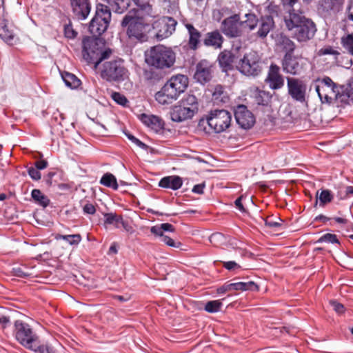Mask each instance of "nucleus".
<instances>
[{
	"label": "nucleus",
	"mask_w": 353,
	"mask_h": 353,
	"mask_svg": "<svg viewBox=\"0 0 353 353\" xmlns=\"http://www.w3.org/2000/svg\"><path fill=\"white\" fill-rule=\"evenodd\" d=\"M31 196L34 202L39 206L46 208L50 204V199L39 189L32 190Z\"/></svg>",
	"instance_id": "473e14b6"
},
{
	"label": "nucleus",
	"mask_w": 353,
	"mask_h": 353,
	"mask_svg": "<svg viewBox=\"0 0 353 353\" xmlns=\"http://www.w3.org/2000/svg\"><path fill=\"white\" fill-rule=\"evenodd\" d=\"M175 228L173 225L165 223L151 227L150 232L155 236H163L165 232H174Z\"/></svg>",
	"instance_id": "f704fd0d"
},
{
	"label": "nucleus",
	"mask_w": 353,
	"mask_h": 353,
	"mask_svg": "<svg viewBox=\"0 0 353 353\" xmlns=\"http://www.w3.org/2000/svg\"><path fill=\"white\" fill-rule=\"evenodd\" d=\"M343 89L353 97V77L350 78L346 84L342 85Z\"/></svg>",
	"instance_id": "680f3d73"
},
{
	"label": "nucleus",
	"mask_w": 353,
	"mask_h": 353,
	"mask_svg": "<svg viewBox=\"0 0 353 353\" xmlns=\"http://www.w3.org/2000/svg\"><path fill=\"white\" fill-rule=\"evenodd\" d=\"M319 243H339L336 234L327 233L321 236L318 240Z\"/></svg>",
	"instance_id": "c03bdc74"
},
{
	"label": "nucleus",
	"mask_w": 353,
	"mask_h": 353,
	"mask_svg": "<svg viewBox=\"0 0 353 353\" xmlns=\"http://www.w3.org/2000/svg\"><path fill=\"white\" fill-rule=\"evenodd\" d=\"M347 17L350 21H353V0H350L347 8Z\"/></svg>",
	"instance_id": "0e129e2a"
},
{
	"label": "nucleus",
	"mask_w": 353,
	"mask_h": 353,
	"mask_svg": "<svg viewBox=\"0 0 353 353\" xmlns=\"http://www.w3.org/2000/svg\"><path fill=\"white\" fill-rule=\"evenodd\" d=\"M288 12L284 21L292 37L299 42H305L312 39L316 32L315 23L295 9L290 10Z\"/></svg>",
	"instance_id": "f257e3e1"
},
{
	"label": "nucleus",
	"mask_w": 353,
	"mask_h": 353,
	"mask_svg": "<svg viewBox=\"0 0 353 353\" xmlns=\"http://www.w3.org/2000/svg\"><path fill=\"white\" fill-rule=\"evenodd\" d=\"M258 23L259 26L256 35L262 39L265 38L274 28V21L271 16L261 17Z\"/></svg>",
	"instance_id": "5701e85b"
},
{
	"label": "nucleus",
	"mask_w": 353,
	"mask_h": 353,
	"mask_svg": "<svg viewBox=\"0 0 353 353\" xmlns=\"http://www.w3.org/2000/svg\"><path fill=\"white\" fill-rule=\"evenodd\" d=\"M8 312H9V310L7 307L1 306V327H6L10 324V316L7 314Z\"/></svg>",
	"instance_id": "8fccbe9b"
},
{
	"label": "nucleus",
	"mask_w": 353,
	"mask_h": 353,
	"mask_svg": "<svg viewBox=\"0 0 353 353\" xmlns=\"http://www.w3.org/2000/svg\"><path fill=\"white\" fill-rule=\"evenodd\" d=\"M55 239L57 241L63 240L70 245H78L81 241L82 237L79 234L69 235H63L59 234L55 236Z\"/></svg>",
	"instance_id": "4c0bfd02"
},
{
	"label": "nucleus",
	"mask_w": 353,
	"mask_h": 353,
	"mask_svg": "<svg viewBox=\"0 0 353 353\" xmlns=\"http://www.w3.org/2000/svg\"><path fill=\"white\" fill-rule=\"evenodd\" d=\"M182 185L183 181L181 178L176 175L165 176L159 183V185L161 188H169L173 190H179L181 188Z\"/></svg>",
	"instance_id": "a878e982"
},
{
	"label": "nucleus",
	"mask_w": 353,
	"mask_h": 353,
	"mask_svg": "<svg viewBox=\"0 0 353 353\" xmlns=\"http://www.w3.org/2000/svg\"><path fill=\"white\" fill-rule=\"evenodd\" d=\"M213 72V65L210 61L203 59L196 64L194 78L196 82L203 85L212 79Z\"/></svg>",
	"instance_id": "2eb2a0df"
},
{
	"label": "nucleus",
	"mask_w": 353,
	"mask_h": 353,
	"mask_svg": "<svg viewBox=\"0 0 353 353\" xmlns=\"http://www.w3.org/2000/svg\"><path fill=\"white\" fill-rule=\"evenodd\" d=\"M121 25L127 28L126 34L131 39L145 42L148 39V34L152 31L151 24L146 23L142 17H135L128 13L123 17Z\"/></svg>",
	"instance_id": "39448f33"
},
{
	"label": "nucleus",
	"mask_w": 353,
	"mask_h": 353,
	"mask_svg": "<svg viewBox=\"0 0 353 353\" xmlns=\"http://www.w3.org/2000/svg\"><path fill=\"white\" fill-rule=\"evenodd\" d=\"M205 188L204 183H199L195 185L192 188V192L196 194H203Z\"/></svg>",
	"instance_id": "69168bd1"
},
{
	"label": "nucleus",
	"mask_w": 353,
	"mask_h": 353,
	"mask_svg": "<svg viewBox=\"0 0 353 353\" xmlns=\"http://www.w3.org/2000/svg\"><path fill=\"white\" fill-rule=\"evenodd\" d=\"M48 165V163L46 160L37 161L34 163V167L39 170L46 169Z\"/></svg>",
	"instance_id": "e2e57ef3"
},
{
	"label": "nucleus",
	"mask_w": 353,
	"mask_h": 353,
	"mask_svg": "<svg viewBox=\"0 0 353 353\" xmlns=\"http://www.w3.org/2000/svg\"><path fill=\"white\" fill-rule=\"evenodd\" d=\"M139 119L143 125L155 132H159L164 128L165 123L158 116L143 113L139 115Z\"/></svg>",
	"instance_id": "6ab92c4d"
},
{
	"label": "nucleus",
	"mask_w": 353,
	"mask_h": 353,
	"mask_svg": "<svg viewBox=\"0 0 353 353\" xmlns=\"http://www.w3.org/2000/svg\"><path fill=\"white\" fill-rule=\"evenodd\" d=\"M339 52L333 48L332 46H325L324 48H322L319 51V55H327V54H331L334 55L336 57L339 55Z\"/></svg>",
	"instance_id": "de8ad7c7"
},
{
	"label": "nucleus",
	"mask_w": 353,
	"mask_h": 353,
	"mask_svg": "<svg viewBox=\"0 0 353 353\" xmlns=\"http://www.w3.org/2000/svg\"><path fill=\"white\" fill-rule=\"evenodd\" d=\"M189 35L188 46L191 50H195L199 48L201 34V32L190 23L185 25Z\"/></svg>",
	"instance_id": "393cba45"
},
{
	"label": "nucleus",
	"mask_w": 353,
	"mask_h": 353,
	"mask_svg": "<svg viewBox=\"0 0 353 353\" xmlns=\"http://www.w3.org/2000/svg\"><path fill=\"white\" fill-rule=\"evenodd\" d=\"M82 54L83 59L89 64H93L94 68L104 59L109 57L111 50H103V43L99 38L86 37L83 39Z\"/></svg>",
	"instance_id": "20e7f679"
},
{
	"label": "nucleus",
	"mask_w": 353,
	"mask_h": 353,
	"mask_svg": "<svg viewBox=\"0 0 353 353\" xmlns=\"http://www.w3.org/2000/svg\"><path fill=\"white\" fill-rule=\"evenodd\" d=\"M236 208L241 212H245V208L243 207L242 204V197L240 196L238 199H236L235 202Z\"/></svg>",
	"instance_id": "338daca9"
},
{
	"label": "nucleus",
	"mask_w": 353,
	"mask_h": 353,
	"mask_svg": "<svg viewBox=\"0 0 353 353\" xmlns=\"http://www.w3.org/2000/svg\"><path fill=\"white\" fill-rule=\"evenodd\" d=\"M283 71L293 76H299L307 68V59L293 54H285L281 61Z\"/></svg>",
	"instance_id": "f8f14e48"
},
{
	"label": "nucleus",
	"mask_w": 353,
	"mask_h": 353,
	"mask_svg": "<svg viewBox=\"0 0 353 353\" xmlns=\"http://www.w3.org/2000/svg\"><path fill=\"white\" fill-rule=\"evenodd\" d=\"M110 20L111 12L109 7L101 3L97 4L95 14L89 24V32L94 38H97L106 31Z\"/></svg>",
	"instance_id": "6e6552de"
},
{
	"label": "nucleus",
	"mask_w": 353,
	"mask_h": 353,
	"mask_svg": "<svg viewBox=\"0 0 353 353\" xmlns=\"http://www.w3.org/2000/svg\"><path fill=\"white\" fill-rule=\"evenodd\" d=\"M116 5V12L122 13L129 7L130 0H117Z\"/></svg>",
	"instance_id": "09e8293b"
},
{
	"label": "nucleus",
	"mask_w": 353,
	"mask_h": 353,
	"mask_svg": "<svg viewBox=\"0 0 353 353\" xmlns=\"http://www.w3.org/2000/svg\"><path fill=\"white\" fill-rule=\"evenodd\" d=\"M1 30V39L7 44L12 46L17 42L18 39L16 37L11 26L4 23Z\"/></svg>",
	"instance_id": "c756f323"
},
{
	"label": "nucleus",
	"mask_w": 353,
	"mask_h": 353,
	"mask_svg": "<svg viewBox=\"0 0 353 353\" xmlns=\"http://www.w3.org/2000/svg\"><path fill=\"white\" fill-rule=\"evenodd\" d=\"M64 34L66 38L72 39L77 37V32L73 29L70 24H68L65 25L64 27Z\"/></svg>",
	"instance_id": "603ef678"
},
{
	"label": "nucleus",
	"mask_w": 353,
	"mask_h": 353,
	"mask_svg": "<svg viewBox=\"0 0 353 353\" xmlns=\"http://www.w3.org/2000/svg\"><path fill=\"white\" fill-rule=\"evenodd\" d=\"M240 24L239 17L235 14L223 20L221 24V30L228 37H237L241 34L239 28Z\"/></svg>",
	"instance_id": "f3484780"
},
{
	"label": "nucleus",
	"mask_w": 353,
	"mask_h": 353,
	"mask_svg": "<svg viewBox=\"0 0 353 353\" xmlns=\"http://www.w3.org/2000/svg\"><path fill=\"white\" fill-rule=\"evenodd\" d=\"M341 44L352 55H353V34H349L341 38Z\"/></svg>",
	"instance_id": "79ce46f5"
},
{
	"label": "nucleus",
	"mask_w": 353,
	"mask_h": 353,
	"mask_svg": "<svg viewBox=\"0 0 353 353\" xmlns=\"http://www.w3.org/2000/svg\"><path fill=\"white\" fill-rule=\"evenodd\" d=\"M340 10L334 3L331 0H321L318 5V11L324 17H327L332 12H337Z\"/></svg>",
	"instance_id": "c85d7f7f"
},
{
	"label": "nucleus",
	"mask_w": 353,
	"mask_h": 353,
	"mask_svg": "<svg viewBox=\"0 0 353 353\" xmlns=\"http://www.w3.org/2000/svg\"><path fill=\"white\" fill-rule=\"evenodd\" d=\"M235 56L229 50L222 51L219 57L218 61L223 71L227 72L232 69V63L234 62Z\"/></svg>",
	"instance_id": "bb28decb"
},
{
	"label": "nucleus",
	"mask_w": 353,
	"mask_h": 353,
	"mask_svg": "<svg viewBox=\"0 0 353 353\" xmlns=\"http://www.w3.org/2000/svg\"><path fill=\"white\" fill-rule=\"evenodd\" d=\"M351 103H353V97L345 90L342 85H338L332 104H335L338 107H342Z\"/></svg>",
	"instance_id": "4be33fe9"
},
{
	"label": "nucleus",
	"mask_w": 353,
	"mask_h": 353,
	"mask_svg": "<svg viewBox=\"0 0 353 353\" xmlns=\"http://www.w3.org/2000/svg\"><path fill=\"white\" fill-rule=\"evenodd\" d=\"M245 17L246 18L245 20L241 23L244 24L250 30H254L257 26L259 21L257 17L253 13L246 14Z\"/></svg>",
	"instance_id": "58836bf2"
},
{
	"label": "nucleus",
	"mask_w": 353,
	"mask_h": 353,
	"mask_svg": "<svg viewBox=\"0 0 353 353\" xmlns=\"http://www.w3.org/2000/svg\"><path fill=\"white\" fill-rule=\"evenodd\" d=\"M112 99L119 105L127 106L128 101L127 98L119 92H114L112 94Z\"/></svg>",
	"instance_id": "a18cd8bd"
},
{
	"label": "nucleus",
	"mask_w": 353,
	"mask_h": 353,
	"mask_svg": "<svg viewBox=\"0 0 353 353\" xmlns=\"http://www.w3.org/2000/svg\"><path fill=\"white\" fill-rule=\"evenodd\" d=\"M176 21L170 17H162L156 20L152 25V30L158 40L169 37L176 30Z\"/></svg>",
	"instance_id": "ddd939ff"
},
{
	"label": "nucleus",
	"mask_w": 353,
	"mask_h": 353,
	"mask_svg": "<svg viewBox=\"0 0 353 353\" xmlns=\"http://www.w3.org/2000/svg\"><path fill=\"white\" fill-rule=\"evenodd\" d=\"M61 74L67 87L71 89H76L80 85L81 81L74 74L68 72H63Z\"/></svg>",
	"instance_id": "72a5a7b5"
},
{
	"label": "nucleus",
	"mask_w": 353,
	"mask_h": 353,
	"mask_svg": "<svg viewBox=\"0 0 353 353\" xmlns=\"http://www.w3.org/2000/svg\"><path fill=\"white\" fill-rule=\"evenodd\" d=\"M315 90L323 103L332 104L337 89V84L330 77L325 76L317 78L314 81Z\"/></svg>",
	"instance_id": "9b49d317"
},
{
	"label": "nucleus",
	"mask_w": 353,
	"mask_h": 353,
	"mask_svg": "<svg viewBox=\"0 0 353 353\" xmlns=\"http://www.w3.org/2000/svg\"><path fill=\"white\" fill-rule=\"evenodd\" d=\"M28 175L34 181H39L41 178V174L35 167H30L27 170Z\"/></svg>",
	"instance_id": "3c124183"
},
{
	"label": "nucleus",
	"mask_w": 353,
	"mask_h": 353,
	"mask_svg": "<svg viewBox=\"0 0 353 353\" xmlns=\"http://www.w3.org/2000/svg\"><path fill=\"white\" fill-rule=\"evenodd\" d=\"M276 44L285 52V54H293L296 48L295 43L283 34L277 37Z\"/></svg>",
	"instance_id": "cd10ccee"
},
{
	"label": "nucleus",
	"mask_w": 353,
	"mask_h": 353,
	"mask_svg": "<svg viewBox=\"0 0 353 353\" xmlns=\"http://www.w3.org/2000/svg\"><path fill=\"white\" fill-rule=\"evenodd\" d=\"M170 114L171 120L177 123L191 119L194 115L192 113L191 110H188L179 102L171 108Z\"/></svg>",
	"instance_id": "412c9836"
},
{
	"label": "nucleus",
	"mask_w": 353,
	"mask_h": 353,
	"mask_svg": "<svg viewBox=\"0 0 353 353\" xmlns=\"http://www.w3.org/2000/svg\"><path fill=\"white\" fill-rule=\"evenodd\" d=\"M317 199L316 202L317 203L318 199H319L320 205H324L332 201L333 196L329 190H323L319 195L317 194Z\"/></svg>",
	"instance_id": "ea45409f"
},
{
	"label": "nucleus",
	"mask_w": 353,
	"mask_h": 353,
	"mask_svg": "<svg viewBox=\"0 0 353 353\" xmlns=\"http://www.w3.org/2000/svg\"><path fill=\"white\" fill-rule=\"evenodd\" d=\"M37 353H56L55 350L51 346L48 345H40L39 344V347L37 348Z\"/></svg>",
	"instance_id": "4d7b16f0"
},
{
	"label": "nucleus",
	"mask_w": 353,
	"mask_h": 353,
	"mask_svg": "<svg viewBox=\"0 0 353 353\" xmlns=\"http://www.w3.org/2000/svg\"><path fill=\"white\" fill-rule=\"evenodd\" d=\"M223 42V37L218 30L208 32L203 39V44L214 49H221Z\"/></svg>",
	"instance_id": "b1692460"
},
{
	"label": "nucleus",
	"mask_w": 353,
	"mask_h": 353,
	"mask_svg": "<svg viewBox=\"0 0 353 353\" xmlns=\"http://www.w3.org/2000/svg\"><path fill=\"white\" fill-rule=\"evenodd\" d=\"M331 305L333 307L334 310L339 314L343 313L344 312V306L341 303L332 301H331Z\"/></svg>",
	"instance_id": "bf43d9fd"
},
{
	"label": "nucleus",
	"mask_w": 353,
	"mask_h": 353,
	"mask_svg": "<svg viewBox=\"0 0 353 353\" xmlns=\"http://www.w3.org/2000/svg\"><path fill=\"white\" fill-rule=\"evenodd\" d=\"M222 302L220 300L210 301L205 303V310L210 313H215L220 310Z\"/></svg>",
	"instance_id": "a19ab883"
},
{
	"label": "nucleus",
	"mask_w": 353,
	"mask_h": 353,
	"mask_svg": "<svg viewBox=\"0 0 353 353\" xmlns=\"http://www.w3.org/2000/svg\"><path fill=\"white\" fill-rule=\"evenodd\" d=\"M161 238V241L163 242L168 246L174 248H180L182 245V243L179 241H175L171 237L163 234V236H158Z\"/></svg>",
	"instance_id": "37998d69"
},
{
	"label": "nucleus",
	"mask_w": 353,
	"mask_h": 353,
	"mask_svg": "<svg viewBox=\"0 0 353 353\" xmlns=\"http://www.w3.org/2000/svg\"><path fill=\"white\" fill-rule=\"evenodd\" d=\"M179 102L188 110H191L193 114H195L199 110L197 99L193 94L185 95Z\"/></svg>",
	"instance_id": "7c9ffc66"
},
{
	"label": "nucleus",
	"mask_w": 353,
	"mask_h": 353,
	"mask_svg": "<svg viewBox=\"0 0 353 353\" xmlns=\"http://www.w3.org/2000/svg\"><path fill=\"white\" fill-rule=\"evenodd\" d=\"M72 12L79 20L85 19L91 10L89 0H70Z\"/></svg>",
	"instance_id": "a211bd4d"
},
{
	"label": "nucleus",
	"mask_w": 353,
	"mask_h": 353,
	"mask_svg": "<svg viewBox=\"0 0 353 353\" xmlns=\"http://www.w3.org/2000/svg\"><path fill=\"white\" fill-rule=\"evenodd\" d=\"M254 98L258 105L266 106L270 103L272 95L268 92L257 90L255 92Z\"/></svg>",
	"instance_id": "c9c22d12"
},
{
	"label": "nucleus",
	"mask_w": 353,
	"mask_h": 353,
	"mask_svg": "<svg viewBox=\"0 0 353 353\" xmlns=\"http://www.w3.org/2000/svg\"><path fill=\"white\" fill-rule=\"evenodd\" d=\"M232 115L225 110H215L210 112L206 120L201 119L199 121V126L201 127L207 123L210 128L215 133H221L231 125Z\"/></svg>",
	"instance_id": "1a4fd4ad"
},
{
	"label": "nucleus",
	"mask_w": 353,
	"mask_h": 353,
	"mask_svg": "<svg viewBox=\"0 0 353 353\" xmlns=\"http://www.w3.org/2000/svg\"><path fill=\"white\" fill-rule=\"evenodd\" d=\"M100 183L103 185L111 188L114 190L119 188L116 177L111 173H105L103 175L100 180Z\"/></svg>",
	"instance_id": "e433bc0d"
},
{
	"label": "nucleus",
	"mask_w": 353,
	"mask_h": 353,
	"mask_svg": "<svg viewBox=\"0 0 353 353\" xmlns=\"http://www.w3.org/2000/svg\"><path fill=\"white\" fill-rule=\"evenodd\" d=\"M241 291H257L259 290L258 285L253 281L241 282Z\"/></svg>",
	"instance_id": "864d4df0"
},
{
	"label": "nucleus",
	"mask_w": 353,
	"mask_h": 353,
	"mask_svg": "<svg viewBox=\"0 0 353 353\" xmlns=\"http://www.w3.org/2000/svg\"><path fill=\"white\" fill-rule=\"evenodd\" d=\"M267 81L269 83L270 88L272 90L280 89L284 85V79L280 74V68L277 65H270Z\"/></svg>",
	"instance_id": "aec40b11"
},
{
	"label": "nucleus",
	"mask_w": 353,
	"mask_h": 353,
	"mask_svg": "<svg viewBox=\"0 0 353 353\" xmlns=\"http://www.w3.org/2000/svg\"><path fill=\"white\" fill-rule=\"evenodd\" d=\"M141 10L149 12L152 10L150 0H132Z\"/></svg>",
	"instance_id": "49530a36"
},
{
	"label": "nucleus",
	"mask_w": 353,
	"mask_h": 353,
	"mask_svg": "<svg viewBox=\"0 0 353 353\" xmlns=\"http://www.w3.org/2000/svg\"><path fill=\"white\" fill-rule=\"evenodd\" d=\"M265 225L269 228H278L281 226V223L272 219H267L265 221Z\"/></svg>",
	"instance_id": "774afa93"
},
{
	"label": "nucleus",
	"mask_w": 353,
	"mask_h": 353,
	"mask_svg": "<svg viewBox=\"0 0 353 353\" xmlns=\"http://www.w3.org/2000/svg\"><path fill=\"white\" fill-rule=\"evenodd\" d=\"M232 291L230 283H225L216 290V292L219 294H225L227 292Z\"/></svg>",
	"instance_id": "052dcab7"
},
{
	"label": "nucleus",
	"mask_w": 353,
	"mask_h": 353,
	"mask_svg": "<svg viewBox=\"0 0 353 353\" xmlns=\"http://www.w3.org/2000/svg\"><path fill=\"white\" fill-rule=\"evenodd\" d=\"M234 117L237 124L245 130L251 128L255 123L253 114L244 105L237 106L234 111Z\"/></svg>",
	"instance_id": "dca6fc26"
},
{
	"label": "nucleus",
	"mask_w": 353,
	"mask_h": 353,
	"mask_svg": "<svg viewBox=\"0 0 353 353\" xmlns=\"http://www.w3.org/2000/svg\"><path fill=\"white\" fill-rule=\"evenodd\" d=\"M236 69L248 77H256L262 71V61L260 55L254 51L245 53L243 58L236 62Z\"/></svg>",
	"instance_id": "9d476101"
},
{
	"label": "nucleus",
	"mask_w": 353,
	"mask_h": 353,
	"mask_svg": "<svg viewBox=\"0 0 353 353\" xmlns=\"http://www.w3.org/2000/svg\"><path fill=\"white\" fill-rule=\"evenodd\" d=\"M14 335L16 340L24 347L37 352L39 340L37 334L30 325L21 321L14 322Z\"/></svg>",
	"instance_id": "423d86ee"
},
{
	"label": "nucleus",
	"mask_w": 353,
	"mask_h": 353,
	"mask_svg": "<svg viewBox=\"0 0 353 353\" xmlns=\"http://www.w3.org/2000/svg\"><path fill=\"white\" fill-rule=\"evenodd\" d=\"M288 94L296 101L304 103L306 101L307 85L301 79L297 78H287Z\"/></svg>",
	"instance_id": "4468645a"
},
{
	"label": "nucleus",
	"mask_w": 353,
	"mask_h": 353,
	"mask_svg": "<svg viewBox=\"0 0 353 353\" xmlns=\"http://www.w3.org/2000/svg\"><path fill=\"white\" fill-rule=\"evenodd\" d=\"M144 57L148 66L161 70L170 69L176 61L175 52L163 45L151 47L145 52Z\"/></svg>",
	"instance_id": "7ed1b4c3"
},
{
	"label": "nucleus",
	"mask_w": 353,
	"mask_h": 353,
	"mask_svg": "<svg viewBox=\"0 0 353 353\" xmlns=\"http://www.w3.org/2000/svg\"><path fill=\"white\" fill-rule=\"evenodd\" d=\"M104 223L108 225H115L116 228H119L118 224H121L124 228H126L127 223L123 219L121 215H118L116 213H105Z\"/></svg>",
	"instance_id": "2f4dec72"
},
{
	"label": "nucleus",
	"mask_w": 353,
	"mask_h": 353,
	"mask_svg": "<svg viewBox=\"0 0 353 353\" xmlns=\"http://www.w3.org/2000/svg\"><path fill=\"white\" fill-rule=\"evenodd\" d=\"M101 78L108 82H120L128 76V70L122 59L105 61L100 71Z\"/></svg>",
	"instance_id": "0eeeda50"
},
{
	"label": "nucleus",
	"mask_w": 353,
	"mask_h": 353,
	"mask_svg": "<svg viewBox=\"0 0 353 353\" xmlns=\"http://www.w3.org/2000/svg\"><path fill=\"white\" fill-rule=\"evenodd\" d=\"M223 266L228 270H241V266L236 263L235 261H224L223 262Z\"/></svg>",
	"instance_id": "5fc2aeb1"
},
{
	"label": "nucleus",
	"mask_w": 353,
	"mask_h": 353,
	"mask_svg": "<svg viewBox=\"0 0 353 353\" xmlns=\"http://www.w3.org/2000/svg\"><path fill=\"white\" fill-rule=\"evenodd\" d=\"M84 214H94L96 212V208L92 203H88L83 207Z\"/></svg>",
	"instance_id": "13d9d810"
},
{
	"label": "nucleus",
	"mask_w": 353,
	"mask_h": 353,
	"mask_svg": "<svg viewBox=\"0 0 353 353\" xmlns=\"http://www.w3.org/2000/svg\"><path fill=\"white\" fill-rule=\"evenodd\" d=\"M188 85V78L183 74L172 76L155 94V100L161 105H168L176 101Z\"/></svg>",
	"instance_id": "f03ea898"
},
{
	"label": "nucleus",
	"mask_w": 353,
	"mask_h": 353,
	"mask_svg": "<svg viewBox=\"0 0 353 353\" xmlns=\"http://www.w3.org/2000/svg\"><path fill=\"white\" fill-rule=\"evenodd\" d=\"M127 137L129 139V140H130L132 143H134L140 148L147 150L148 145L145 143H143L141 141H140L139 139L135 137L132 134H127Z\"/></svg>",
	"instance_id": "6e6d98bb"
}]
</instances>
